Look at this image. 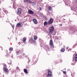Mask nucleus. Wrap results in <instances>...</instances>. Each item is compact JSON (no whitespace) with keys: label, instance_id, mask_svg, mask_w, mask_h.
Returning a JSON list of instances; mask_svg holds the SVG:
<instances>
[{"label":"nucleus","instance_id":"nucleus-1","mask_svg":"<svg viewBox=\"0 0 77 77\" xmlns=\"http://www.w3.org/2000/svg\"><path fill=\"white\" fill-rule=\"evenodd\" d=\"M48 74H47L46 76L47 77H51L52 76V72L51 71L50 69H48Z\"/></svg>","mask_w":77,"mask_h":77},{"label":"nucleus","instance_id":"nucleus-2","mask_svg":"<svg viewBox=\"0 0 77 77\" xmlns=\"http://www.w3.org/2000/svg\"><path fill=\"white\" fill-rule=\"evenodd\" d=\"M49 45L51 48H54V44H53V40H50L49 42Z\"/></svg>","mask_w":77,"mask_h":77},{"label":"nucleus","instance_id":"nucleus-3","mask_svg":"<svg viewBox=\"0 0 77 77\" xmlns=\"http://www.w3.org/2000/svg\"><path fill=\"white\" fill-rule=\"evenodd\" d=\"M54 20L52 18H51L49 20L48 22V24H51L53 23Z\"/></svg>","mask_w":77,"mask_h":77},{"label":"nucleus","instance_id":"nucleus-4","mask_svg":"<svg viewBox=\"0 0 77 77\" xmlns=\"http://www.w3.org/2000/svg\"><path fill=\"white\" fill-rule=\"evenodd\" d=\"M54 27H53V26H52L51 28V29L49 31V32L51 33V34H52V33H53V32L54 31Z\"/></svg>","mask_w":77,"mask_h":77},{"label":"nucleus","instance_id":"nucleus-5","mask_svg":"<svg viewBox=\"0 0 77 77\" xmlns=\"http://www.w3.org/2000/svg\"><path fill=\"white\" fill-rule=\"evenodd\" d=\"M5 72L6 74H8L9 73V70L8 68H5L4 69Z\"/></svg>","mask_w":77,"mask_h":77},{"label":"nucleus","instance_id":"nucleus-6","mask_svg":"<svg viewBox=\"0 0 77 77\" xmlns=\"http://www.w3.org/2000/svg\"><path fill=\"white\" fill-rule=\"evenodd\" d=\"M73 56V59H74L75 61H76V62H77V54H75H75H74Z\"/></svg>","mask_w":77,"mask_h":77},{"label":"nucleus","instance_id":"nucleus-7","mask_svg":"<svg viewBox=\"0 0 77 77\" xmlns=\"http://www.w3.org/2000/svg\"><path fill=\"white\" fill-rule=\"evenodd\" d=\"M28 14H30V15H32V14H34V12L31 9H29L28 10Z\"/></svg>","mask_w":77,"mask_h":77},{"label":"nucleus","instance_id":"nucleus-8","mask_svg":"<svg viewBox=\"0 0 77 77\" xmlns=\"http://www.w3.org/2000/svg\"><path fill=\"white\" fill-rule=\"evenodd\" d=\"M45 49L46 51H48V50H50V48H49L48 45H46L45 47Z\"/></svg>","mask_w":77,"mask_h":77},{"label":"nucleus","instance_id":"nucleus-9","mask_svg":"<svg viewBox=\"0 0 77 77\" xmlns=\"http://www.w3.org/2000/svg\"><path fill=\"white\" fill-rule=\"evenodd\" d=\"M17 14L19 15H21V9L20 8L18 9Z\"/></svg>","mask_w":77,"mask_h":77},{"label":"nucleus","instance_id":"nucleus-10","mask_svg":"<svg viewBox=\"0 0 77 77\" xmlns=\"http://www.w3.org/2000/svg\"><path fill=\"white\" fill-rule=\"evenodd\" d=\"M13 6L14 9H16V8H17L18 6L17 5V4L16 3L14 2Z\"/></svg>","mask_w":77,"mask_h":77},{"label":"nucleus","instance_id":"nucleus-11","mask_svg":"<svg viewBox=\"0 0 77 77\" xmlns=\"http://www.w3.org/2000/svg\"><path fill=\"white\" fill-rule=\"evenodd\" d=\"M24 2L26 3L27 4L29 3H32V1L29 0H24Z\"/></svg>","mask_w":77,"mask_h":77},{"label":"nucleus","instance_id":"nucleus-12","mask_svg":"<svg viewBox=\"0 0 77 77\" xmlns=\"http://www.w3.org/2000/svg\"><path fill=\"white\" fill-rule=\"evenodd\" d=\"M32 21L35 24H38V21H37V20L35 19H34L32 20Z\"/></svg>","mask_w":77,"mask_h":77},{"label":"nucleus","instance_id":"nucleus-13","mask_svg":"<svg viewBox=\"0 0 77 77\" xmlns=\"http://www.w3.org/2000/svg\"><path fill=\"white\" fill-rule=\"evenodd\" d=\"M23 26V23H19L17 24V26L18 27H22Z\"/></svg>","mask_w":77,"mask_h":77},{"label":"nucleus","instance_id":"nucleus-14","mask_svg":"<svg viewBox=\"0 0 77 77\" xmlns=\"http://www.w3.org/2000/svg\"><path fill=\"white\" fill-rule=\"evenodd\" d=\"M76 63V61L75 60H73L72 63V65H75V64Z\"/></svg>","mask_w":77,"mask_h":77},{"label":"nucleus","instance_id":"nucleus-15","mask_svg":"<svg viewBox=\"0 0 77 77\" xmlns=\"http://www.w3.org/2000/svg\"><path fill=\"white\" fill-rule=\"evenodd\" d=\"M26 37H24L23 39V42H24V43H25L26 42Z\"/></svg>","mask_w":77,"mask_h":77},{"label":"nucleus","instance_id":"nucleus-16","mask_svg":"<svg viewBox=\"0 0 77 77\" xmlns=\"http://www.w3.org/2000/svg\"><path fill=\"white\" fill-rule=\"evenodd\" d=\"M31 40L33 43H34V44H35V43H36V41L34 40V39H33V38L31 39Z\"/></svg>","mask_w":77,"mask_h":77},{"label":"nucleus","instance_id":"nucleus-17","mask_svg":"<svg viewBox=\"0 0 77 77\" xmlns=\"http://www.w3.org/2000/svg\"><path fill=\"white\" fill-rule=\"evenodd\" d=\"M24 72L25 73H26V74H28V72H27V69H24Z\"/></svg>","mask_w":77,"mask_h":77},{"label":"nucleus","instance_id":"nucleus-18","mask_svg":"<svg viewBox=\"0 0 77 77\" xmlns=\"http://www.w3.org/2000/svg\"><path fill=\"white\" fill-rule=\"evenodd\" d=\"M47 24H48V22L47 23L46 21L44 23V26H47Z\"/></svg>","mask_w":77,"mask_h":77},{"label":"nucleus","instance_id":"nucleus-19","mask_svg":"<svg viewBox=\"0 0 77 77\" xmlns=\"http://www.w3.org/2000/svg\"><path fill=\"white\" fill-rule=\"evenodd\" d=\"M48 9L49 11H51V10L52 9V7H50V6H49Z\"/></svg>","mask_w":77,"mask_h":77},{"label":"nucleus","instance_id":"nucleus-20","mask_svg":"<svg viewBox=\"0 0 77 77\" xmlns=\"http://www.w3.org/2000/svg\"><path fill=\"white\" fill-rule=\"evenodd\" d=\"M65 49L64 48H62L61 49V50H60V51H61L62 52H64V51H65Z\"/></svg>","mask_w":77,"mask_h":77},{"label":"nucleus","instance_id":"nucleus-21","mask_svg":"<svg viewBox=\"0 0 77 77\" xmlns=\"http://www.w3.org/2000/svg\"><path fill=\"white\" fill-rule=\"evenodd\" d=\"M16 69L17 71H20V68L18 67H17L16 68Z\"/></svg>","mask_w":77,"mask_h":77},{"label":"nucleus","instance_id":"nucleus-22","mask_svg":"<svg viewBox=\"0 0 77 77\" xmlns=\"http://www.w3.org/2000/svg\"><path fill=\"white\" fill-rule=\"evenodd\" d=\"M4 67L5 68H6L7 66H6V64H5V63H3L2 64Z\"/></svg>","mask_w":77,"mask_h":77},{"label":"nucleus","instance_id":"nucleus-23","mask_svg":"<svg viewBox=\"0 0 77 77\" xmlns=\"http://www.w3.org/2000/svg\"><path fill=\"white\" fill-rule=\"evenodd\" d=\"M17 54H20V53H21V51H19L17 52H16Z\"/></svg>","mask_w":77,"mask_h":77},{"label":"nucleus","instance_id":"nucleus-24","mask_svg":"<svg viewBox=\"0 0 77 77\" xmlns=\"http://www.w3.org/2000/svg\"><path fill=\"white\" fill-rule=\"evenodd\" d=\"M34 39L35 40H36L37 39V37L36 36H34Z\"/></svg>","mask_w":77,"mask_h":77},{"label":"nucleus","instance_id":"nucleus-25","mask_svg":"<svg viewBox=\"0 0 77 77\" xmlns=\"http://www.w3.org/2000/svg\"><path fill=\"white\" fill-rule=\"evenodd\" d=\"M12 48H9V51H12Z\"/></svg>","mask_w":77,"mask_h":77},{"label":"nucleus","instance_id":"nucleus-26","mask_svg":"<svg viewBox=\"0 0 77 77\" xmlns=\"http://www.w3.org/2000/svg\"><path fill=\"white\" fill-rule=\"evenodd\" d=\"M38 8H39V10H40V11L42 9V8H41V7H38Z\"/></svg>","mask_w":77,"mask_h":77},{"label":"nucleus","instance_id":"nucleus-27","mask_svg":"<svg viewBox=\"0 0 77 77\" xmlns=\"http://www.w3.org/2000/svg\"><path fill=\"white\" fill-rule=\"evenodd\" d=\"M4 12H7V10H4Z\"/></svg>","mask_w":77,"mask_h":77},{"label":"nucleus","instance_id":"nucleus-28","mask_svg":"<svg viewBox=\"0 0 77 77\" xmlns=\"http://www.w3.org/2000/svg\"><path fill=\"white\" fill-rule=\"evenodd\" d=\"M63 73H64V74H66V72L63 71Z\"/></svg>","mask_w":77,"mask_h":77},{"label":"nucleus","instance_id":"nucleus-29","mask_svg":"<svg viewBox=\"0 0 77 77\" xmlns=\"http://www.w3.org/2000/svg\"><path fill=\"white\" fill-rule=\"evenodd\" d=\"M60 62H62V60H60Z\"/></svg>","mask_w":77,"mask_h":77},{"label":"nucleus","instance_id":"nucleus-30","mask_svg":"<svg viewBox=\"0 0 77 77\" xmlns=\"http://www.w3.org/2000/svg\"><path fill=\"white\" fill-rule=\"evenodd\" d=\"M12 27L13 28V29H14V26H12Z\"/></svg>","mask_w":77,"mask_h":77},{"label":"nucleus","instance_id":"nucleus-31","mask_svg":"<svg viewBox=\"0 0 77 77\" xmlns=\"http://www.w3.org/2000/svg\"><path fill=\"white\" fill-rule=\"evenodd\" d=\"M74 74H75V73H72V75H74Z\"/></svg>","mask_w":77,"mask_h":77},{"label":"nucleus","instance_id":"nucleus-32","mask_svg":"<svg viewBox=\"0 0 77 77\" xmlns=\"http://www.w3.org/2000/svg\"><path fill=\"white\" fill-rule=\"evenodd\" d=\"M63 48H65V45H64Z\"/></svg>","mask_w":77,"mask_h":77},{"label":"nucleus","instance_id":"nucleus-33","mask_svg":"<svg viewBox=\"0 0 77 77\" xmlns=\"http://www.w3.org/2000/svg\"><path fill=\"white\" fill-rule=\"evenodd\" d=\"M66 49H68V47H66Z\"/></svg>","mask_w":77,"mask_h":77},{"label":"nucleus","instance_id":"nucleus-34","mask_svg":"<svg viewBox=\"0 0 77 77\" xmlns=\"http://www.w3.org/2000/svg\"><path fill=\"white\" fill-rule=\"evenodd\" d=\"M75 45H77V44H75Z\"/></svg>","mask_w":77,"mask_h":77},{"label":"nucleus","instance_id":"nucleus-35","mask_svg":"<svg viewBox=\"0 0 77 77\" xmlns=\"http://www.w3.org/2000/svg\"><path fill=\"white\" fill-rule=\"evenodd\" d=\"M48 13H49V11H48Z\"/></svg>","mask_w":77,"mask_h":77},{"label":"nucleus","instance_id":"nucleus-36","mask_svg":"<svg viewBox=\"0 0 77 77\" xmlns=\"http://www.w3.org/2000/svg\"><path fill=\"white\" fill-rule=\"evenodd\" d=\"M29 42H30V41H29Z\"/></svg>","mask_w":77,"mask_h":77}]
</instances>
